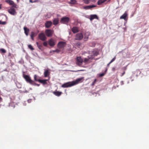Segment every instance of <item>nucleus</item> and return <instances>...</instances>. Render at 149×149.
Listing matches in <instances>:
<instances>
[{
    "label": "nucleus",
    "mask_w": 149,
    "mask_h": 149,
    "mask_svg": "<svg viewBox=\"0 0 149 149\" xmlns=\"http://www.w3.org/2000/svg\"><path fill=\"white\" fill-rule=\"evenodd\" d=\"M29 2L31 3H33V1H32V0H29Z\"/></svg>",
    "instance_id": "43"
},
{
    "label": "nucleus",
    "mask_w": 149,
    "mask_h": 149,
    "mask_svg": "<svg viewBox=\"0 0 149 149\" xmlns=\"http://www.w3.org/2000/svg\"><path fill=\"white\" fill-rule=\"evenodd\" d=\"M97 81V79H95L94 81L91 84L92 86H94L95 84L96 81Z\"/></svg>",
    "instance_id": "33"
},
{
    "label": "nucleus",
    "mask_w": 149,
    "mask_h": 149,
    "mask_svg": "<svg viewBox=\"0 0 149 149\" xmlns=\"http://www.w3.org/2000/svg\"><path fill=\"white\" fill-rule=\"evenodd\" d=\"M1 6L2 4H0V9H1Z\"/></svg>",
    "instance_id": "47"
},
{
    "label": "nucleus",
    "mask_w": 149,
    "mask_h": 149,
    "mask_svg": "<svg viewBox=\"0 0 149 149\" xmlns=\"http://www.w3.org/2000/svg\"><path fill=\"white\" fill-rule=\"evenodd\" d=\"M69 20V18L67 17H64L61 18L60 22L62 23H68Z\"/></svg>",
    "instance_id": "8"
},
{
    "label": "nucleus",
    "mask_w": 149,
    "mask_h": 149,
    "mask_svg": "<svg viewBox=\"0 0 149 149\" xmlns=\"http://www.w3.org/2000/svg\"><path fill=\"white\" fill-rule=\"evenodd\" d=\"M96 6V5H92L89 6H87L84 7V8L86 9H88L92 8L95 7Z\"/></svg>",
    "instance_id": "18"
},
{
    "label": "nucleus",
    "mask_w": 149,
    "mask_h": 149,
    "mask_svg": "<svg viewBox=\"0 0 149 149\" xmlns=\"http://www.w3.org/2000/svg\"><path fill=\"white\" fill-rule=\"evenodd\" d=\"M75 46L77 47H78L80 48L81 47V44L80 42H77L75 43Z\"/></svg>",
    "instance_id": "26"
},
{
    "label": "nucleus",
    "mask_w": 149,
    "mask_h": 149,
    "mask_svg": "<svg viewBox=\"0 0 149 149\" xmlns=\"http://www.w3.org/2000/svg\"><path fill=\"white\" fill-rule=\"evenodd\" d=\"M6 22H2L1 21H0V24L1 25H5L6 24Z\"/></svg>",
    "instance_id": "30"
},
{
    "label": "nucleus",
    "mask_w": 149,
    "mask_h": 149,
    "mask_svg": "<svg viewBox=\"0 0 149 149\" xmlns=\"http://www.w3.org/2000/svg\"><path fill=\"white\" fill-rule=\"evenodd\" d=\"M23 77L27 82L32 85H34L36 84L35 82L31 79L30 77L29 76L23 74Z\"/></svg>",
    "instance_id": "1"
},
{
    "label": "nucleus",
    "mask_w": 149,
    "mask_h": 149,
    "mask_svg": "<svg viewBox=\"0 0 149 149\" xmlns=\"http://www.w3.org/2000/svg\"><path fill=\"white\" fill-rule=\"evenodd\" d=\"M107 0H99L98 1L97 3L98 5H100L105 2Z\"/></svg>",
    "instance_id": "22"
},
{
    "label": "nucleus",
    "mask_w": 149,
    "mask_h": 149,
    "mask_svg": "<svg viewBox=\"0 0 149 149\" xmlns=\"http://www.w3.org/2000/svg\"><path fill=\"white\" fill-rule=\"evenodd\" d=\"M43 45L44 46H45V47L47 46V41H45V42H44L43 43Z\"/></svg>",
    "instance_id": "35"
},
{
    "label": "nucleus",
    "mask_w": 149,
    "mask_h": 149,
    "mask_svg": "<svg viewBox=\"0 0 149 149\" xmlns=\"http://www.w3.org/2000/svg\"><path fill=\"white\" fill-rule=\"evenodd\" d=\"M116 59V56L114 57L110 61V63H111L112 62L114 61Z\"/></svg>",
    "instance_id": "36"
},
{
    "label": "nucleus",
    "mask_w": 149,
    "mask_h": 149,
    "mask_svg": "<svg viewBox=\"0 0 149 149\" xmlns=\"http://www.w3.org/2000/svg\"><path fill=\"white\" fill-rule=\"evenodd\" d=\"M91 56H88V58H84L83 62L85 63H87L90 62L89 60L91 59Z\"/></svg>",
    "instance_id": "15"
},
{
    "label": "nucleus",
    "mask_w": 149,
    "mask_h": 149,
    "mask_svg": "<svg viewBox=\"0 0 149 149\" xmlns=\"http://www.w3.org/2000/svg\"><path fill=\"white\" fill-rule=\"evenodd\" d=\"M8 12L10 14L12 15H15L17 13L15 9L13 8V7H10V8L8 10Z\"/></svg>",
    "instance_id": "6"
},
{
    "label": "nucleus",
    "mask_w": 149,
    "mask_h": 149,
    "mask_svg": "<svg viewBox=\"0 0 149 149\" xmlns=\"http://www.w3.org/2000/svg\"><path fill=\"white\" fill-rule=\"evenodd\" d=\"M36 80L44 84H47L46 81H47V80L46 79L41 80L40 79V80Z\"/></svg>",
    "instance_id": "20"
},
{
    "label": "nucleus",
    "mask_w": 149,
    "mask_h": 149,
    "mask_svg": "<svg viewBox=\"0 0 149 149\" xmlns=\"http://www.w3.org/2000/svg\"><path fill=\"white\" fill-rule=\"evenodd\" d=\"M111 63H110V62L107 64V66H109Z\"/></svg>",
    "instance_id": "49"
},
{
    "label": "nucleus",
    "mask_w": 149,
    "mask_h": 149,
    "mask_svg": "<svg viewBox=\"0 0 149 149\" xmlns=\"http://www.w3.org/2000/svg\"><path fill=\"white\" fill-rule=\"evenodd\" d=\"M52 22L51 21H47L45 24V27L46 28H49L52 26Z\"/></svg>",
    "instance_id": "11"
},
{
    "label": "nucleus",
    "mask_w": 149,
    "mask_h": 149,
    "mask_svg": "<svg viewBox=\"0 0 149 149\" xmlns=\"http://www.w3.org/2000/svg\"><path fill=\"white\" fill-rule=\"evenodd\" d=\"M74 85V81L72 82H68L63 84L62 87L63 88H67L71 87Z\"/></svg>",
    "instance_id": "2"
},
{
    "label": "nucleus",
    "mask_w": 149,
    "mask_h": 149,
    "mask_svg": "<svg viewBox=\"0 0 149 149\" xmlns=\"http://www.w3.org/2000/svg\"><path fill=\"white\" fill-rule=\"evenodd\" d=\"M69 3L70 4H74V0H70Z\"/></svg>",
    "instance_id": "34"
},
{
    "label": "nucleus",
    "mask_w": 149,
    "mask_h": 149,
    "mask_svg": "<svg viewBox=\"0 0 149 149\" xmlns=\"http://www.w3.org/2000/svg\"><path fill=\"white\" fill-rule=\"evenodd\" d=\"M127 14L126 12L124 13L123 15L121 16L120 17V19H123L125 20H126V19L127 17Z\"/></svg>",
    "instance_id": "14"
},
{
    "label": "nucleus",
    "mask_w": 149,
    "mask_h": 149,
    "mask_svg": "<svg viewBox=\"0 0 149 149\" xmlns=\"http://www.w3.org/2000/svg\"><path fill=\"white\" fill-rule=\"evenodd\" d=\"M77 61L76 64L79 65H81L83 62V59L81 57H77Z\"/></svg>",
    "instance_id": "10"
},
{
    "label": "nucleus",
    "mask_w": 149,
    "mask_h": 149,
    "mask_svg": "<svg viewBox=\"0 0 149 149\" xmlns=\"http://www.w3.org/2000/svg\"><path fill=\"white\" fill-rule=\"evenodd\" d=\"M35 36H36L34 32H31V34L30 36H31V39L33 40H34L33 38L34 37H35Z\"/></svg>",
    "instance_id": "25"
},
{
    "label": "nucleus",
    "mask_w": 149,
    "mask_h": 149,
    "mask_svg": "<svg viewBox=\"0 0 149 149\" xmlns=\"http://www.w3.org/2000/svg\"><path fill=\"white\" fill-rule=\"evenodd\" d=\"M37 77V76L36 74H35L34 75V79L36 81H37L36 80H39L40 79H38Z\"/></svg>",
    "instance_id": "28"
},
{
    "label": "nucleus",
    "mask_w": 149,
    "mask_h": 149,
    "mask_svg": "<svg viewBox=\"0 0 149 149\" xmlns=\"http://www.w3.org/2000/svg\"><path fill=\"white\" fill-rule=\"evenodd\" d=\"M35 85H35H37V86H39V84H36L34 85Z\"/></svg>",
    "instance_id": "46"
},
{
    "label": "nucleus",
    "mask_w": 149,
    "mask_h": 149,
    "mask_svg": "<svg viewBox=\"0 0 149 149\" xmlns=\"http://www.w3.org/2000/svg\"><path fill=\"white\" fill-rule=\"evenodd\" d=\"M116 70V68L115 67H113L112 68V71L114 72Z\"/></svg>",
    "instance_id": "41"
},
{
    "label": "nucleus",
    "mask_w": 149,
    "mask_h": 149,
    "mask_svg": "<svg viewBox=\"0 0 149 149\" xmlns=\"http://www.w3.org/2000/svg\"><path fill=\"white\" fill-rule=\"evenodd\" d=\"M36 43L38 48L40 50H42V44L39 45L38 42H36Z\"/></svg>",
    "instance_id": "27"
},
{
    "label": "nucleus",
    "mask_w": 149,
    "mask_h": 149,
    "mask_svg": "<svg viewBox=\"0 0 149 149\" xmlns=\"http://www.w3.org/2000/svg\"><path fill=\"white\" fill-rule=\"evenodd\" d=\"M90 34V33L89 32H86L85 34V37L84 38V40L85 41H87L88 39V37Z\"/></svg>",
    "instance_id": "13"
},
{
    "label": "nucleus",
    "mask_w": 149,
    "mask_h": 149,
    "mask_svg": "<svg viewBox=\"0 0 149 149\" xmlns=\"http://www.w3.org/2000/svg\"><path fill=\"white\" fill-rule=\"evenodd\" d=\"M111 0H108V2H109Z\"/></svg>",
    "instance_id": "51"
},
{
    "label": "nucleus",
    "mask_w": 149,
    "mask_h": 149,
    "mask_svg": "<svg viewBox=\"0 0 149 149\" xmlns=\"http://www.w3.org/2000/svg\"><path fill=\"white\" fill-rule=\"evenodd\" d=\"M125 71H124L123 72V73H122V75H121V76H123L124 75V74H125Z\"/></svg>",
    "instance_id": "42"
},
{
    "label": "nucleus",
    "mask_w": 149,
    "mask_h": 149,
    "mask_svg": "<svg viewBox=\"0 0 149 149\" xmlns=\"http://www.w3.org/2000/svg\"><path fill=\"white\" fill-rule=\"evenodd\" d=\"M95 19H98V17L96 15H91L90 17V19L91 20H92Z\"/></svg>",
    "instance_id": "16"
},
{
    "label": "nucleus",
    "mask_w": 149,
    "mask_h": 149,
    "mask_svg": "<svg viewBox=\"0 0 149 149\" xmlns=\"http://www.w3.org/2000/svg\"><path fill=\"white\" fill-rule=\"evenodd\" d=\"M66 45V44L65 42L61 41L58 43L57 47L59 49H62L64 48Z\"/></svg>",
    "instance_id": "5"
},
{
    "label": "nucleus",
    "mask_w": 149,
    "mask_h": 149,
    "mask_svg": "<svg viewBox=\"0 0 149 149\" xmlns=\"http://www.w3.org/2000/svg\"><path fill=\"white\" fill-rule=\"evenodd\" d=\"M59 22V19L58 18L54 19L53 21V24L54 25H57Z\"/></svg>",
    "instance_id": "19"
},
{
    "label": "nucleus",
    "mask_w": 149,
    "mask_h": 149,
    "mask_svg": "<svg viewBox=\"0 0 149 149\" xmlns=\"http://www.w3.org/2000/svg\"><path fill=\"white\" fill-rule=\"evenodd\" d=\"M104 74H105L104 73L100 74L99 75V77H102V76H104Z\"/></svg>",
    "instance_id": "38"
},
{
    "label": "nucleus",
    "mask_w": 149,
    "mask_h": 149,
    "mask_svg": "<svg viewBox=\"0 0 149 149\" xmlns=\"http://www.w3.org/2000/svg\"><path fill=\"white\" fill-rule=\"evenodd\" d=\"M79 31V29L76 27H75V33L78 32Z\"/></svg>",
    "instance_id": "37"
},
{
    "label": "nucleus",
    "mask_w": 149,
    "mask_h": 149,
    "mask_svg": "<svg viewBox=\"0 0 149 149\" xmlns=\"http://www.w3.org/2000/svg\"><path fill=\"white\" fill-rule=\"evenodd\" d=\"M83 77H81L76 79L75 80V85L82 82L83 81Z\"/></svg>",
    "instance_id": "12"
},
{
    "label": "nucleus",
    "mask_w": 149,
    "mask_h": 149,
    "mask_svg": "<svg viewBox=\"0 0 149 149\" xmlns=\"http://www.w3.org/2000/svg\"><path fill=\"white\" fill-rule=\"evenodd\" d=\"M6 2L8 3L10 5H13L14 4V2L11 0H7L6 1Z\"/></svg>",
    "instance_id": "23"
},
{
    "label": "nucleus",
    "mask_w": 149,
    "mask_h": 149,
    "mask_svg": "<svg viewBox=\"0 0 149 149\" xmlns=\"http://www.w3.org/2000/svg\"><path fill=\"white\" fill-rule=\"evenodd\" d=\"M53 93L56 96H59L62 93L61 92L57 91L54 92Z\"/></svg>",
    "instance_id": "21"
},
{
    "label": "nucleus",
    "mask_w": 149,
    "mask_h": 149,
    "mask_svg": "<svg viewBox=\"0 0 149 149\" xmlns=\"http://www.w3.org/2000/svg\"><path fill=\"white\" fill-rule=\"evenodd\" d=\"M72 31L73 33H74V27H73L72 29Z\"/></svg>",
    "instance_id": "40"
},
{
    "label": "nucleus",
    "mask_w": 149,
    "mask_h": 149,
    "mask_svg": "<svg viewBox=\"0 0 149 149\" xmlns=\"http://www.w3.org/2000/svg\"><path fill=\"white\" fill-rule=\"evenodd\" d=\"M49 74V72L48 70H46L44 72V77H47Z\"/></svg>",
    "instance_id": "24"
},
{
    "label": "nucleus",
    "mask_w": 149,
    "mask_h": 149,
    "mask_svg": "<svg viewBox=\"0 0 149 149\" xmlns=\"http://www.w3.org/2000/svg\"><path fill=\"white\" fill-rule=\"evenodd\" d=\"M38 0H35V1H33V3H34V2H38Z\"/></svg>",
    "instance_id": "45"
},
{
    "label": "nucleus",
    "mask_w": 149,
    "mask_h": 149,
    "mask_svg": "<svg viewBox=\"0 0 149 149\" xmlns=\"http://www.w3.org/2000/svg\"><path fill=\"white\" fill-rule=\"evenodd\" d=\"M83 37V34L81 33H77L75 36V40H79L82 39Z\"/></svg>",
    "instance_id": "7"
},
{
    "label": "nucleus",
    "mask_w": 149,
    "mask_h": 149,
    "mask_svg": "<svg viewBox=\"0 0 149 149\" xmlns=\"http://www.w3.org/2000/svg\"><path fill=\"white\" fill-rule=\"evenodd\" d=\"M13 6H12V7H13V8H16L17 7H16V6H17V5L16 4H15L14 3V4L13 5Z\"/></svg>",
    "instance_id": "39"
},
{
    "label": "nucleus",
    "mask_w": 149,
    "mask_h": 149,
    "mask_svg": "<svg viewBox=\"0 0 149 149\" xmlns=\"http://www.w3.org/2000/svg\"><path fill=\"white\" fill-rule=\"evenodd\" d=\"M121 83H122L121 84L122 85L123 84V81H122Z\"/></svg>",
    "instance_id": "50"
},
{
    "label": "nucleus",
    "mask_w": 149,
    "mask_h": 149,
    "mask_svg": "<svg viewBox=\"0 0 149 149\" xmlns=\"http://www.w3.org/2000/svg\"><path fill=\"white\" fill-rule=\"evenodd\" d=\"M54 32V31L51 29H47L45 31V33L47 36L48 37H50L52 36Z\"/></svg>",
    "instance_id": "4"
},
{
    "label": "nucleus",
    "mask_w": 149,
    "mask_h": 149,
    "mask_svg": "<svg viewBox=\"0 0 149 149\" xmlns=\"http://www.w3.org/2000/svg\"><path fill=\"white\" fill-rule=\"evenodd\" d=\"M2 98L0 97V101H2Z\"/></svg>",
    "instance_id": "48"
},
{
    "label": "nucleus",
    "mask_w": 149,
    "mask_h": 149,
    "mask_svg": "<svg viewBox=\"0 0 149 149\" xmlns=\"http://www.w3.org/2000/svg\"><path fill=\"white\" fill-rule=\"evenodd\" d=\"M38 37L39 39L42 41H45L47 39L46 36L45 34L43 33H39L38 35Z\"/></svg>",
    "instance_id": "3"
},
{
    "label": "nucleus",
    "mask_w": 149,
    "mask_h": 149,
    "mask_svg": "<svg viewBox=\"0 0 149 149\" xmlns=\"http://www.w3.org/2000/svg\"><path fill=\"white\" fill-rule=\"evenodd\" d=\"M48 43L50 46L54 47L56 44L55 40L52 38H51L48 40Z\"/></svg>",
    "instance_id": "9"
},
{
    "label": "nucleus",
    "mask_w": 149,
    "mask_h": 149,
    "mask_svg": "<svg viewBox=\"0 0 149 149\" xmlns=\"http://www.w3.org/2000/svg\"><path fill=\"white\" fill-rule=\"evenodd\" d=\"M0 51L3 53H6V50L3 48L1 49H0Z\"/></svg>",
    "instance_id": "31"
},
{
    "label": "nucleus",
    "mask_w": 149,
    "mask_h": 149,
    "mask_svg": "<svg viewBox=\"0 0 149 149\" xmlns=\"http://www.w3.org/2000/svg\"><path fill=\"white\" fill-rule=\"evenodd\" d=\"M28 47L29 48L32 50H33L34 49L33 48L32 45H28Z\"/></svg>",
    "instance_id": "29"
},
{
    "label": "nucleus",
    "mask_w": 149,
    "mask_h": 149,
    "mask_svg": "<svg viewBox=\"0 0 149 149\" xmlns=\"http://www.w3.org/2000/svg\"><path fill=\"white\" fill-rule=\"evenodd\" d=\"M60 51V50L58 49H56L55 50H53V52H56L57 53H59Z\"/></svg>",
    "instance_id": "32"
},
{
    "label": "nucleus",
    "mask_w": 149,
    "mask_h": 149,
    "mask_svg": "<svg viewBox=\"0 0 149 149\" xmlns=\"http://www.w3.org/2000/svg\"><path fill=\"white\" fill-rule=\"evenodd\" d=\"M11 54L10 53H9V54H8V56H11Z\"/></svg>",
    "instance_id": "44"
},
{
    "label": "nucleus",
    "mask_w": 149,
    "mask_h": 149,
    "mask_svg": "<svg viewBox=\"0 0 149 149\" xmlns=\"http://www.w3.org/2000/svg\"><path fill=\"white\" fill-rule=\"evenodd\" d=\"M24 33L26 36L28 35V33L29 31V29L26 27H24Z\"/></svg>",
    "instance_id": "17"
},
{
    "label": "nucleus",
    "mask_w": 149,
    "mask_h": 149,
    "mask_svg": "<svg viewBox=\"0 0 149 149\" xmlns=\"http://www.w3.org/2000/svg\"><path fill=\"white\" fill-rule=\"evenodd\" d=\"M19 0H17V1L18 2V1H19Z\"/></svg>",
    "instance_id": "52"
}]
</instances>
